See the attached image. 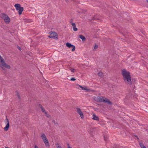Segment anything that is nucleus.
Segmentation results:
<instances>
[{
  "mask_svg": "<svg viewBox=\"0 0 148 148\" xmlns=\"http://www.w3.org/2000/svg\"><path fill=\"white\" fill-rule=\"evenodd\" d=\"M122 74L125 82L126 83L131 84L132 82L130 73L125 70L123 69L122 71Z\"/></svg>",
  "mask_w": 148,
  "mask_h": 148,
  "instance_id": "nucleus-1",
  "label": "nucleus"
},
{
  "mask_svg": "<svg viewBox=\"0 0 148 148\" xmlns=\"http://www.w3.org/2000/svg\"><path fill=\"white\" fill-rule=\"evenodd\" d=\"M0 67L3 69V67H5L7 69H10V65L6 64L4 60L0 55Z\"/></svg>",
  "mask_w": 148,
  "mask_h": 148,
  "instance_id": "nucleus-2",
  "label": "nucleus"
},
{
  "mask_svg": "<svg viewBox=\"0 0 148 148\" xmlns=\"http://www.w3.org/2000/svg\"><path fill=\"white\" fill-rule=\"evenodd\" d=\"M1 16L6 23L8 24L10 22V19L6 14L4 13L1 14Z\"/></svg>",
  "mask_w": 148,
  "mask_h": 148,
  "instance_id": "nucleus-3",
  "label": "nucleus"
},
{
  "mask_svg": "<svg viewBox=\"0 0 148 148\" xmlns=\"http://www.w3.org/2000/svg\"><path fill=\"white\" fill-rule=\"evenodd\" d=\"M14 7H15L16 10L18 11L19 14V15L21 14L23 10V8L21 7V5L18 3L15 4L14 5Z\"/></svg>",
  "mask_w": 148,
  "mask_h": 148,
  "instance_id": "nucleus-4",
  "label": "nucleus"
},
{
  "mask_svg": "<svg viewBox=\"0 0 148 148\" xmlns=\"http://www.w3.org/2000/svg\"><path fill=\"white\" fill-rule=\"evenodd\" d=\"M48 37L53 39L57 38H58V34L56 33L51 32H50V35Z\"/></svg>",
  "mask_w": 148,
  "mask_h": 148,
  "instance_id": "nucleus-5",
  "label": "nucleus"
},
{
  "mask_svg": "<svg viewBox=\"0 0 148 148\" xmlns=\"http://www.w3.org/2000/svg\"><path fill=\"white\" fill-rule=\"evenodd\" d=\"M66 45L67 47H68L70 48L71 47H72V49H71V51H74L75 50V46L72 45H71V43H69L68 42H67L66 44Z\"/></svg>",
  "mask_w": 148,
  "mask_h": 148,
  "instance_id": "nucleus-6",
  "label": "nucleus"
},
{
  "mask_svg": "<svg viewBox=\"0 0 148 148\" xmlns=\"http://www.w3.org/2000/svg\"><path fill=\"white\" fill-rule=\"evenodd\" d=\"M5 123H7L5 127L4 128V130L5 131L8 130L9 126V123L8 119L7 118H6L5 121Z\"/></svg>",
  "mask_w": 148,
  "mask_h": 148,
  "instance_id": "nucleus-7",
  "label": "nucleus"
},
{
  "mask_svg": "<svg viewBox=\"0 0 148 148\" xmlns=\"http://www.w3.org/2000/svg\"><path fill=\"white\" fill-rule=\"evenodd\" d=\"M104 97H103L97 96L96 98V100L97 101L102 102L103 99Z\"/></svg>",
  "mask_w": 148,
  "mask_h": 148,
  "instance_id": "nucleus-8",
  "label": "nucleus"
},
{
  "mask_svg": "<svg viewBox=\"0 0 148 148\" xmlns=\"http://www.w3.org/2000/svg\"><path fill=\"white\" fill-rule=\"evenodd\" d=\"M103 102L106 103L110 105L112 104V103L107 98H105L104 99H103Z\"/></svg>",
  "mask_w": 148,
  "mask_h": 148,
  "instance_id": "nucleus-9",
  "label": "nucleus"
},
{
  "mask_svg": "<svg viewBox=\"0 0 148 148\" xmlns=\"http://www.w3.org/2000/svg\"><path fill=\"white\" fill-rule=\"evenodd\" d=\"M92 119L96 121H99V119L98 116H96L95 114H93Z\"/></svg>",
  "mask_w": 148,
  "mask_h": 148,
  "instance_id": "nucleus-10",
  "label": "nucleus"
},
{
  "mask_svg": "<svg viewBox=\"0 0 148 148\" xmlns=\"http://www.w3.org/2000/svg\"><path fill=\"white\" fill-rule=\"evenodd\" d=\"M46 146L49 147V143L48 140L47 139L45 140H43Z\"/></svg>",
  "mask_w": 148,
  "mask_h": 148,
  "instance_id": "nucleus-11",
  "label": "nucleus"
},
{
  "mask_svg": "<svg viewBox=\"0 0 148 148\" xmlns=\"http://www.w3.org/2000/svg\"><path fill=\"white\" fill-rule=\"evenodd\" d=\"M71 24L73 26V31H77V29L76 27V25L75 23H71Z\"/></svg>",
  "mask_w": 148,
  "mask_h": 148,
  "instance_id": "nucleus-12",
  "label": "nucleus"
},
{
  "mask_svg": "<svg viewBox=\"0 0 148 148\" xmlns=\"http://www.w3.org/2000/svg\"><path fill=\"white\" fill-rule=\"evenodd\" d=\"M41 137L43 140L47 139L44 133H42L41 134Z\"/></svg>",
  "mask_w": 148,
  "mask_h": 148,
  "instance_id": "nucleus-13",
  "label": "nucleus"
},
{
  "mask_svg": "<svg viewBox=\"0 0 148 148\" xmlns=\"http://www.w3.org/2000/svg\"><path fill=\"white\" fill-rule=\"evenodd\" d=\"M79 38L82 39L83 40H86L85 37L82 35H80L79 36Z\"/></svg>",
  "mask_w": 148,
  "mask_h": 148,
  "instance_id": "nucleus-14",
  "label": "nucleus"
},
{
  "mask_svg": "<svg viewBox=\"0 0 148 148\" xmlns=\"http://www.w3.org/2000/svg\"><path fill=\"white\" fill-rule=\"evenodd\" d=\"M83 89L84 90H86L88 92H90L93 91L92 90H91L90 89L86 87L84 88Z\"/></svg>",
  "mask_w": 148,
  "mask_h": 148,
  "instance_id": "nucleus-15",
  "label": "nucleus"
},
{
  "mask_svg": "<svg viewBox=\"0 0 148 148\" xmlns=\"http://www.w3.org/2000/svg\"><path fill=\"white\" fill-rule=\"evenodd\" d=\"M78 113L79 114V115H80L81 117V118H83L84 117V115H83V114L82 113V112H79V113Z\"/></svg>",
  "mask_w": 148,
  "mask_h": 148,
  "instance_id": "nucleus-16",
  "label": "nucleus"
},
{
  "mask_svg": "<svg viewBox=\"0 0 148 148\" xmlns=\"http://www.w3.org/2000/svg\"><path fill=\"white\" fill-rule=\"evenodd\" d=\"M78 113L79 114V115H80L81 117V118H83L84 117V115H83V114L82 113V112H79V113Z\"/></svg>",
  "mask_w": 148,
  "mask_h": 148,
  "instance_id": "nucleus-17",
  "label": "nucleus"
},
{
  "mask_svg": "<svg viewBox=\"0 0 148 148\" xmlns=\"http://www.w3.org/2000/svg\"><path fill=\"white\" fill-rule=\"evenodd\" d=\"M56 147L57 148H62V147L59 143H56Z\"/></svg>",
  "mask_w": 148,
  "mask_h": 148,
  "instance_id": "nucleus-18",
  "label": "nucleus"
},
{
  "mask_svg": "<svg viewBox=\"0 0 148 148\" xmlns=\"http://www.w3.org/2000/svg\"><path fill=\"white\" fill-rule=\"evenodd\" d=\"M76 109H77V113H79V112H82V111H81V109L79 108H76Z\"/></svg>",
  "mask_w": 148,
  "mask_h": 148,
  "instance_id": "nucleus-19",
  "label": "nucleus"
},
{
  "mask_svg": "<svg viewBox=\"0 0 148 148\" xmlns=\"http://www.w3.org/2000/svg\"><path fill=\"white\" fill-rule=\"evenodd\" d=\"M99 76L101 77L103 73L101 72H99L98 74Z\"/></svg>",
  "mask_w": 148,
  "mask_h": 148,
  "instance_id": "nucleus-20",
  "label": "nucleus"
},
{
  "mask_svg": "<svg viewBox=\"0 0 148 148\" xmlns=\"http://www.w3.org/2000/svg\"><path fill=\"white\" fill-rule=\"evenodd\" d=\"M39 106L40 107V108L41 109V110H42V109H44L43 107L42 106V105H41V104H39Z\"/></svg>",
  "mask_w": 148,
  "mask_h": 148,
  "instance_id": "nucleus-21",
  "label": "nucleus"
},
{
  "mask_svg": "<svg viewBox=\"0 0 148 148\" xmlns=\"http://www.w3.org/2000/svg\"><path fill=\"white\" fill-rule=\"evenodd\" d=\"M39 106L40 107V108L41 109V110H42V109H44L43 107L42 106V105H41V104H39Z\"/></svg>",
  "mask_w": 148,
  "mask_h": 148,
  "instance_id": "nucleus-22",
  "label": "nucleus"
},
{
  "mask_svg": "<svg viewBox=\"0 0 148 148\" xmlns=\"http://www.w3.org/2000/svg\"><path fill=\"white\" fill-rule=\"evenodd\" d=\"M41 110L43 112H44L45 114H47V113L46 112H45L44 108L42 109V110Z\"/></svg>",
  "mask_w": 148,
  "mask_h": 148,
  "instance_id": "nucleus-23",
  "label": "nucleus"
},
{
  "mask_svg": "<svg viewBox=\"0 0 148 148\" xmlns=\"http://www.w3.org/2000/svg\"><path fill=\"white\" fill-rule=\"evenodd\" d=\"M140 145L141 148H142V147L144 146L143 144L142 143H140Z\"/></svg>",
  "mask_w": 148,
  "mask_h": 148,
  "instance_id": "nucleus-24",
  "label": "nucleus"
},
{
  "mask_svg": "<svg viewBox=\"0 0 148 148\" xmlns=\"http://www.w3.org/2000/svg\"><path fill=\"white\" fill-rule=\"evenodd\" d=\"M98 45H95L94 46V49H97L98 48Z\"/></svg>",
  "mask_w": 148,
  "mask_h": 148,
  "instance_id": "nucleus-25",
  "label": "nucleus"
},
{
  "mask_svg": "<svg viewBox=\"0 0 148 148\" xmlns=\"http://www.w3.org/2000/svg\"><path fill=\"white\" fill-rule=\"evenodd\" d=\"M70 70L71 72L74 73L75 69H70Z\"/></svg>",
  "mask_w": 148,
  "mask_h": 148,
  "instance_id": "nucleus-26",
  "label": "nucleus"
},
{
  "mask_svg": "<svg viewBox=\"0 0 148 148\" xmlns=\"http://www.w3.org/2000/svg\"><path fill=\"white\" fill-rule=\"evenodd\" d=\"M17 96H18V98H19V99H20V95H19V94H18V93H17Z\"/></svg>",
  "mask_w": 148,
  "mask_h": 148,
  "instance_id": "nucleus-27",
  "label": "nucleus"
},
{
  "mask_svg": "<svg viewBox=\"0 0 148 148\" xmlns=\"http://www.w3.org/2000/svg\"><path fill=\"white\" fill-rule=\"evenodd\" d=\"M75 79L74 78H72L71 79V80L72 81H75Z\"/></svg>",
  "mask_w": 148,
  "mask_h": 148,
  "instance_id": "nucleus-28",
  "label": "nucleus"
},
{
  "mask_svg": "<svg viewBox=\"0 0 148 148\" xmlns=\"http://www.w3.org/2000/svg\"><path fill=\"white\" fill-rule=\"evenodd\" d=\"M79 86L80 88H82V90H84L83 89H84V87H83L82 86H80V85H79Z\"/></svg>",
  "mask_w": 148,
  "mask_h": 148,
  "instance_id": "nucleus-29",
  "label": "nucleus"
},
{
  "mask_svg": "<svg viewBox=\"0 0 148 148\" xmlns=\"http://www.w3.org/2000/svg\"><path fill=\"white\" fill-rule=\"evenodd\" d=\"M67 146H68V148H72L71 147H70L69 146V144H67Z\"/></svg>",
  "mask_w": 148,
  "mask_h": 148,
  "instance_id": "nucleus-30",
  "label": "nucleus"
},
{
  "mask_svg": "<svg viewBox=\"0 0 148 148\" xmlns=\"http://www.w3.org/2000/svg\"><path fill=\"white\" fill-rule=\"evenodd\" d=\"M104 140L105 141H106L107 140V138H106L105 137V136L104 137Z\"/></svg>",
  "mask_w": 148,
  "mask_h": 148,
  "instance_id": "nucleus-31",
  "label": "nucleus"
},
{
  "mask_svg": "<svg viewBox=\"0 0 148 148\" xmlns=\"http://www.w3.org/2000/svg\"><path fill=\"white\" fill-rule=\"evenodd\" d=\"M34 148H38V147L37 146L35 145L34 146Z\"/></svg>",
  "mask_w": 148,
  "mask_h": 148,
  "instance_id": "nucleus-32",
  "label": "nucleus"
},
{
  "mask_svg": "<svg viewBox=\"0 0 148 148\" xmlns=\"http://www.w3.org/2000/svg\"><path fill=\"white\" fill-rule=\"evenodd\" d=\"M142 148H146V147H145V146H144V147H142Z\"/></svg>",
  "mask_w": 148,
  "mask_h": 148,
  "instance_id": "nucleus-33",
  "label": "nucleus"
},
{
  "mask_svg": "<svg viewBox=\"0 0 148 148\" xmlns=\"http://www.w3.org/2000/svg\"><path fill=\"white\" fill-rule=\"evenodd\" d=\"M49 116H50L49 115H47V117H49Z\"/></svg>",
  "mask_w": 148,
  "mask_h": 148,
  "instance_id": "nucleus-34",
  "label": "nucleus"
},
{
  "mask_svg": "<svg viewBox=\"0 0 148 148\" xmlns=\"http://www.w3.org/2000/svg\"><path fill=\"white\" fill-rule=\"evenodd\" d=\"M147 2L148 3V0H147Z\"/></svg>",
  "mask_w": 148,
  "mask_h": 148,
  "instance_id": "nucleus-35",
  "label": "nucleus"
},
{
  "mask_svg": "<svg viewBox=\"0 0 148 148\" xmlns=\"http://www.w3.org/2000/svg\"><path fill=\"white\" fill-rule=\"evenodd\" d=\"M5 148H8V147H5Z\"/></svg>",
  "mask_w": 148,
  "mask_h": 148,
  "instance_id": "nucleus-36",
  "label": "nucleus"
},
{
  "mask_svg": "<svg viewBox=\"0 0 148 148\" xmlns=\"http://www.w3.org/2000/svg\"><path fill=\"white\" fill-rule=\"evenodd\" d=\"M19 49H20L21 50V48H19Z\"/></svg>",
  "mask_w": 148,
  "mask_h": 148,
  "instance_id": "nucleus-37",
  "label": "nucleus"
}]
</instances>
